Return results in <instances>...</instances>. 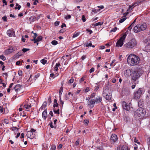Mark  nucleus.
<instances>
[{
  "label": "nucleus",
  "mask_w": 150,
  "mask_h": 150,
  "mask_svg": "<svg viewBox=\"0 0 150 150\" xmlns=\"http://www.w3.org/2000/svg\"><path fill=\"white\" fill-rule=\"evenodd\" d=\"M71 18V15H69L65 17V18L66 19H70Z\"/></svg>",
  "instance_id": "nucleus-53"
},
{
  "label": "nucleus",
  "mask_w": 150,
  "mask_h": 150,
  "mask_svg": "<svg viewBox=\"0 0 150 150\" xmlns=\"http://www.w3.org/2000/svg\"><path fill=\"white\" fill-rule=\"evenodd\" d=\"M47 62V61L44 59H42L41 60V62L43 64H45Z\"/></svg>",
  "instance_id": "nucleus-46"
},
{
  "label": "nucleus",
  "mask_w": 150,
  "mask_h": 150,
  "mask_svg": "<svg viewBox=\"0 0 150 150\" xmlns=\"http://www.w3.org/2000/svg\"><path fill=\"white\" fill-rule=\"evenodd\" d=\"M141 31H144L147 28V25L145 23L139 24Z\"/></svg>",
  "instance_id": "nucleus-16"
},
{
  "label": "nucleus",
  "mask_w": 150,
  "mask_h": 150,
  "mask_svg": "<svg viewBox=\"0 0 150 150\" xmlns=\"http://www.w3.org/2000/svg\"><path fill=\"white\" fill-rule=\"evenodd\" d=\"M52 125L53 123L52 122H51L49 124L50 127L52 128H53L54 127Z\"/></svg>",
  "instance_id": "nucleus-63"
},
{
  "label": "nucleus",
  "mask_w": 150,
  "mask_h": 150,
  "mask_svg": "<svg viewBox=\"0 0 150 150\" xmlns=\"http://www.w3.org/2000/svg\"><path fill=\"white\" fill-rule=\"evenodd\" d=\"M47 102L46 101H45L43 103L42 106L39 109V110H42L43 109L45 110V108L47 106Z\"/></svg>",
  "instance_id": "nucleus-22"
},
{
  "label": "nucleus",
  "mask_w": 150,
  "mask_h": 150,
  "mask_svg": "<svg viewBox=\"0 0 150 150\" xmlns=\"http://www.w3.org/2000/svg\"><path fill=\"white\" fill-rule=\"evenodd\" d=\"M103 95L106 100L108 101L111 100L112 98V93L111 90L109 89L107 85H105L103 88Z\"/></svg>",
  "instance_id": "nucleus-3"
},
{
  "label": "nucleus",
  "mask_w": 150,
  "mask_h": 150,
  "mask_svg": "<svg viewBox=\"0 0 150 150\" xmlns=\"http://www.w3.org/2000/svg\"><path fill=\"white\" fill-rule=\"evenodd\" d=\"M88 123H89V121L87 119H86V120H84L83 121V123L84 124H86L87 125H88Z\"/></svg>",
  "instance_id": "nucleus-48"
},
{
  "label": "nucleus",
  "mask_w": 150,
  "mask_h": 150,
  "mask_svg": "<svg viewBox=\"0 0 150 150\" xmlns=\"http://www.w3.org/2000/svg\"><path fill=\"white\" fill-rule=\"evenodd\" d=\"M7 34L9 37L14 36L15 35L14 32L12 30H8L6 32Z\"/></svg>",
  "instance_id": "nucleus-15"
},
{
  "label": "nucleus",
  "mask_w": 150,
  "mask_h": 150,
  "mask_svg": "<svg viewBox=\"0 0 150 150\" xmlns=\"http://www.w3.org/2000/svg\"><path fill=\"white\" fill-rule=\"evenodd\" d=\"M122 105L124 109L127 110H129L130 109L128 105L126 102L123 101L122 103Z\"/></svg>",
  "instance_id": "nucleus-17"
},
{
  "label": "nucleus",
  "mask_w": 150,
  "mask_h": 150,
  "mask_svg": "<svg viewBox=\"0 0 150 150\" xmlns=\"http://www.w3.org/2000/svg\"><path fill=\"white\" fill-rule=\"evenodd\" d=\"M29 19L30 23L33 22L36 20V16H31L30 18Z\"/></svg>",
  "instance_id": "nucleus-24"
},
{
  "label": "nucleus",
  "mask_w": 150,
  "mask_h": 150,
  "mask_svg": "<svg viewBox=\"0 0 150 150\" xmlns=\"http://www.w3.org/2000/svg\"><path fill=\"white\" fill-rule=\"evenodd\" d=\"M127 62L128 65L130 66H135L139 65L140 63V57L134 54H131L127 55Z\"/></svg>",
  "instance_id": "nucleus-1"
},
{
  "label": "nucleus",
  "mask_w": 150,
  "mask_h": 150,
  "mask_svg": "<svg viewBox=\"0 0 150 150\" xmlns=\"http://www.w3.org/2000/svg\"><path fill=\"white\" fill-rule=\"evenodd\" d=\"M138 5V4L137 3H133L132 4L130 5L129 6L130 8H132L133 9L135 6Z\"/></svg>",
  "instance_id": "nucleus-29"
},
{
  "label": "nucleus",
  "mask_w": 150,
  "mask_h": 150,
  "mask_svg": "<svg viewBox=\"0 0 150 150\" xmlns=\"http://www.w3.org/2000/svg\"><path fill=\"white\" fill-rule=\"evenodd\" d=\"M86 78V76H84L83 77L81 78L79 80V82L80 83H81L83 81L85 80V79Z\"/></svg>",
  "instance_id": "nucleus-37"
},
{
  "label": "nucleus",
  "mask_w": 150,
  "mask_h": 150,
  "mask_svg": "<svg viewBox=\"0 0 150 150\" xmlns=\"http://www.w3.org/2000/svg\"><path fill=\"white\" fill-rule=\"evenodd\" d=\"M143 101L141 100H139L138 102V105L139 107L141 108L143 105Z\"/></svg>",
  "instance_id": "nucleus-30"
},
{
  "label": "nucleus",
  "mask_w": 150,
  "mask_h": 150,
  "mask_svg": "<svg viewBox=\"0 0 150 150\" xmlns=\"http://www.w3.org/2000/svg\"><path fill=\"white\" fill-rule=\"evenodd\" d=\"M134 85H133L131 87L132 89H134L135 88V86H136V83L135 82H134Z\"/></svg>",
  "instance_id": "nucleus-61"
},
{
  "label": "nucleus",
  "mask_w": 150,
  "mask_h": 150,
  "mask_svg": "<svg viewBox=\"0 0 150 150\" xmlns=\"http://www.w3.org/2000/svg\"><path fill=\"white\" fill-rule=\"evenodd\" d=\"M146 113V110L145 109L140 108L136 111L135 114L137 115L139 118L141 119L144 117Z\"/></svg>",
  "instance_id": "nucleus-6"
},
{
  "label": "nucleus",
  "mask_w": 150,
  "mask_h": 150,
  "mask_svg": "<svg viewBox=\"0 0 150 150\" xmlns=\"http://www.w3.org/2000/svg\"><path fill=\"white\" fill-rule=\"evenodd\" d=\"M117 139V137L115 134H112L110 140L112 143H113L116 142Z\"/></svg>",
  "instance_id": "nucleus-11"
},
{
  "label": "nucleus",
  "mask_w": 150,
  "mask_h": 150,
  "mask_svg": "<svg viewBox=\"0 0 150 150\" xmlns=\"http://www.w3.org/2000/svg\"><path fill=\"white\" fill-rule=\"evenodd\" d=\"M84 45L86 47H88L89 46L91 47L92 46V43L91 42L88 43V42H86L84 44Z\"/></svg>",
  "instance_id": "nucleus-33"
},
{
  "label": "nucleus",
  "mask_w": 150,
  "mask_h": 150,
  "mask_svg": "<svg viewBox=\"0 0 150 150\" xmlns=\"http://www.w3.org/2000/svg\"><path fill=\"white\" fill-rule=\"evenodd\" d=\"M144 42L147 45H150V38H147L145 40Z\"/></svg>",
  "instance_id": "nucleus-32"
},
{
  "label": "nucleus",
  "mask_w": 150,
  "mask_h": 150,
  "mask_svg": "<svg viewBox=\"0 0 150 150\" xmlns=\"http://www.w3.org/2000/svg\"><path fill=\"white\" fill-rule=\"evenodd\" d=\"M132 9V8L129 7V8L127 10V12L126 13V14L127 15L128 14L129 12Z\"/></svg>",
  "instance_id": "nucleus-44"
},
{
  "label": "nucleus",
  "mask_w": 150,
  "mask_h": 150,
  "mask_svg": "<svg viewBox=\"0 0 150 150\" xmlns=\"http://www.w3.org/2000/svg\"><path fill=\"white\" fill-rule=\"evenodd\" d=\"M3 110L4 108L2 106H0V111L1 113H2L3 112Z\"/></svg>",
  "instance_id": "nucleus-59"
},
{
  "label": "nucleus",
  "mask_w": 150,
  "mask_h": 150,
  "mask_svg": "<svg viewBox=\"0 0 150 150\" xmlns=\"http://www.w3.org/2000/svg\"><path fill=\"white\" fill-rule=\"evenodd\" d=\"M144 92L143 88H139L138 89L133 93V98L136 100L139 99Z\"/></svg>",
  "instance_id": "nucleus-5"
},
{
  "label": "nucleus",
  "mask_w": 150,
  "mask_h": 150,
  "mask_svg": "<svg viewBox=\"0 0 150 150\" xmlns=\"http://www.w3.org/2000/svg\"><path fill=\"white\" fill-rule=\"evenodd\" d=\"M82 20L83 22H84L86 21V19L84 15H82Z\"/></svg>",
  "instance_id": "nucleus-51"
},
{
  "label": "nucleus",
  "mask_w": 150,
  "mask_h": 150,
  "mask_svg": "<svg viewBox=\"0 0 150 150\" xmlns=\"http://www.w3.org/2000/svg\"><path fill=\"white\" fill-rule=\"evenodd\" d=\"M26 135L28 138H29L31 139H33L35 136V134L30 131L27 132Z\"/></svg>",
  "instance_id": "nucleus-12"
},
{
  "label": "nucleus",
  "mask_w": 150,
  "mask_h": 150,
  "mask_svg": "<svg viewBox=\"0 0 150 150\" xmlns=\"http://www.w3.org/2000/svg\"><path fill=\"white\" fill-rule=\"evenodd\" d=\"M56 146L55 145H52L51 146L50 150H55Z\"/></svg>",
  "instance_id": "nucleus-40"
},
{
  "label": "nucleus",
  "mask_w": 150,
  "mask_h": 150,
  "mask_svg": "<svg viewBox=\"0 0 150 150\" xmlns=\"http://www.w3.org/2000/svg\"><path fill=\"white\" fill-rule=\"evenodd\" d=\"M2 19L4 21L6 22L7 21V17L6 16H4L2 17Z\"/></svg>",
  "instance_id": "nucleus-50"
},
{
  "label": "nucleus",
  "mask_w": 150,
  "mask_h": 150,
  "mask_svg": "<svg viewBox=\"0 0 150 150\" xmlns=\"http://www.w3.org/2000/svg\"><path fill=\"white\" fill-rule=\"evenodd\" d=\"M103 23V22H99L97 23H96L94 24V26H97L98 25H101Z\"/></svg>",
  "instance_id": "nucleus-36"
},
{
  "label": "nucleus",
  "mask_w": 150,
  "mask_h": 150,
  "mask_svg": "<svg viewBox=\"0 0 150 150\" xmlns=\"http://www.w3.org/2000/svg\"><path fill=\"white\" fill-rule=\"evenodd\" d=\"M74 81V79L73 78H71L69 81L68 83L71 84Z\"/></svg>",
  "instance_id": "nucleus-49"
},
{
  "label": "nucleus",
  "mask_w": 150,
  "mask_h": 150,
  "mask_svg": "<svg viewBox=\"0 0 150 150\" xmlns=\"http://www.w3.org/2000/svg\"><path fill=\"white\" fill-rule=\"evenodd\" d=\"M127 19V18L125 16H124V18L120 19L119 21V23H121L123 22L124 21H125L126 19Z\"/></svg>",
  "instance_id": "nucleus-34"
},
{
  "label": "nucleus",
  "mask_w": 150,
  "mask_h": 150,
  "mask_svg": "<svg viewBox=\"0 0 150 150\" xmlns=\"http://www.w3.org/2000/svg\"><path fill=\"white\" fill-rule=\"evenodd\" d=\"M21 86L20 85H17L13 89L14 90H15L16 92L18 93L19 91L21 89Z\"/></svg>",
  "instance_id": "nucleus-18"
},
{
  "label": "nucleus",
  "mask_w": 150,
  "mask_h": 150,
  "mask_svg": "<svg viewBox=\"0 0 150 150\" xmlns=\"http://www.w3.org/2000/svg\"><path fill=\"white\" fill-rule=\"evenodd\" d=\"M137 44V42L135 38H132L125 44L124 46L128 48L132 49L136 47Z\"/></svg>",
  "instance_id": "nucleus-4"
},
{
  "label": "nucleus",
  "mask_w": 150,
  "mask_h": 150,
  "mask_svg": "<svg viewBox=\"0 0 150 150\" xmlns=\"http://www.w3.org/2000/svg\"><path fill=\"white\" fill-rule=\"evenodd\" d=\"M115 61H116L115 59H114L112 61L111 63L110 64V67H112L113 66V64L114 63Z\"/></svg>",
  "instance_id": "nucleus-58"
},
{
  "label": "nucleus",
  "mask_w": 150,
  "mask_h": 150,
  "mask_svg": "<svg viewBox=\"0 0 150 150\" xmlns=\"http://www.w3.org/2000/svg\"><path fill=\"white\" fill-rule=\"evenodd\" d=\"M117 27H115L114 28L112 29V30H111L110 31V32H115L116 31V30H117Z\"/></svg>",
  "instance_id": "nucleus-47"
},
{
  "label": "nucleus",
  "mask_w": 150,
  "mask_h": 150,
  "mask_svg": "<svg viewBox=\"0 0 150 150\" xmlns=\"http://www.w3.org/2000/svg\"><path fill=\"white\" fill-rule=\"evenodd\" d=\"M0 58L3 61H4L6 59V57L3 55H1L0 56Z\"/></svg>",
  "instance_id": "nucleus-41"
},
{
  "label": "nucleus",
  "mask_w": 150,
  "mask_h": 150,
  "mask_svg": "<svg viewBox=\"0 0 150 150\" xmlns=\"http://www.w3.org/2000/svg\"><path fill=\"white\" fill-rule=\"evenodd\" d=\"M133 71L130 69H127L124 72V75L126 77L131 76L132 73Z\"/></svg>",
  "instance_id": "nucleus-8"
},
{
  "label": "nucleus",
  "mask_w": 150,
  "mask_h": 150,
  "mask_svg": "<svg viewBox=\"0 0 150 150\" xmlns=\"http://www.w3.org/2000/svg\"><path fill=\"white\" fill-rule=\"evenodd\" d=\"M22 54H21V52H18L16 54L13 56V58L16 59L17 58H19V57Z\"/></svg>",
  "instance_id": "nucleus-26"
},
{
  "label": "nucleus",
  "mask_w": 150,
  "mask_h": 150,
  "mask_svg": "<svg viewBox=\"0 0 150 150\" xmlns=\"http://www.w3.org/2000/svg\"><path fill=\"white\" fill-rule=\"evenodd\" d=\"M63 88L62 87H61L59 90V96H61L62 93L63 91Z\"/></svg>",
  "instance_id": "nucleus-39"
},
{
  "label": "nucleus",
  "mask_w": 150,
  "mask_h": 150,
  "mask_svg": "<svg viewBox=\"0 0 150 150\" xmlns=\"http://www.w3.org/2000/svg\"><path fill=\"white\" fill-rule=\"evenodd\" d=\"M22 41L23 42H25V39L24 38L23 36H22L21 38Z\"/></svg>",
  "instance_id": "nucleus-60"
},
{
  "label": "nucleus",
  "mask_w": 150,
  "mask_h": 150,
  "mask_svg": "<svg viewBox=\"0 0 150 150\" xmlns=\"http://www.w3.org/2000/svg\"><path fill=\"white\" fill-rule=\"evenodd\" d=\"M100 10V9H93L92 10V12H94V13H96L97 12H99Z\"/></svg>",
  "instance_id": "nucleus-38"
},
{
  "label": "nucleus",
  "mask_w": 150,
  "mask_h": 150,
  "mask_svg": "<svg viewBox=\"0 0 150 150\" xmlns=\"http://www.w3.org/2000/svg\"><path fill=\"white\" fill-rule=\"evenodd\" d=\"M54 112V113L59 114V109H58L57 110H53Z\"/></svg>",
  "instance_id": "nucleus-43"
},
{
  "label": "nucleus",
  "mask_w": 150,
  "mask_h": 150,
  "mask_svg": "<svg viewBox=\"0 0 150 150\" xmlns=\"http://www.w3.org/2000/svg\"><path fill=\"white\" fill-rule=\"evenodd\" d=\"M134 141L136 143L139 144H140V142L138 141V140L135 137L134 138Z\"/></svg>",
  "instance_id": "nucleus-52"
},
{
  "label": "nucleus",
  "mask_w": 150,
  "mask_h": 150,
  "mask_svg": "<svg viewBox=\"0 0 150 150\" xmlns=\"http://www.w3.org/2000/svg\"><path fill=\"white\" fill-rule=\"evenodd\" d=\"M94 100L96 104L101 103L102 101V97L100 96H98Z\"/></svg>",
  "instance_id": "nucleus-14"
},
{
  "label": "nucleus",
  "mask_w": 150,
  "mask_h": 150,
  "mask_svg": "<svg viewBox=\"0 0 150 150\" xmlns=\"http://www.w3.org/2000/svg\"><path fill=\"white\" fill-rule=\"evenodd\" d=\"M60 63H57L56 64L55 67L54 68V69L55 71H57L58 70V68L60 66Z\"/></svg>",
  "instance_id": "nucleus-31"
},
{
  "label": "nucleus",
  "mask_w": 150,
  "mask_h": 150,
  "mask_svg": "<svg viewBox=\"0 0 150 150\" xmlns=\"http://www.w3.org/2000/svg\"><path fill=\"white\" fill-rule=\"evenodd\" d=\"M86 30L87 32H89L90 34H91L93 33V31L92 30H90L88 29H87Z\"/></svg>",
  "instance_id": "nucleus-54"
},
{
  "label": "nucleus",
  "mask_w": 150,
  "mask_h": 150,
  "mask_svg": "<svg viewBox=\"0 0 150 150\" xmlns=\"http://www.w3.org/2000/svg\"><path fill=\"white\" fill-rule=\"evenodd\" d=\"M38 36V35L36 33H34V35L32 37L33 38V39H31L30 40L31 41L34 42L36 39V38Z\"/></svg>",
  "instance_id": "nucleus-27"
},
{
  "label": "nucleus",
  "mask_w": 150,
  "mask_h": 150,
  "mask_svg": "<svg viewBox=\"0 0 150 150\" xmlns=\"http://www.w3.org/2000/svg\"><path fill=\"white\" fill-rule=\"evenodd\" d=\"M59 23V21H56L54 23V25L55 26L58 25Z\"/></svg>",
  "instance_id": "nucleus-62"
},
{
  "label": "nucleus",
  "mask_w": 150,
  "mask_h": 150,
  "mask_svg": "<svg viewBox=\"0 0 150 150\" xmlns=\"http://www.w3.org/2000/svg\"><path fill=\"white\" fill-rule=\"evenodd\" d=\"M144 72L142 68H137L132 73L131 76V81L135 82L140 77Z\"/></svg>",
  "instance_id": "nucleus-2"
},
{
  "label": "nucleus",
  "mask_w": 150,
  "mask_h": 150,
  "mask_svg": "<svg viewBox=\"0 0 150 150\" xmlns=\"http://www.w3.org/2000/svg\"><path fill=\"white\" fill-rule=\"evenodd\" d=\"M95 96V93H93L91 96H90V98H94Z\"/></svg>",
  "instance_id": "nucleus-57"
},
{
  "label": "nucleus",
  "mask_w": 150,
  "mask_h": 150,
  "mask_svg": "<svg viewBox=\"0 0 150 150\" xmlns=\"http://www.w3.org/2000/svg\"><path fill=\"white\" fill-rule=\"evenodd\" d=\"M79 140H77L76 141V142H75L77 146H78L79 144Z\"/></svg>",
  "instance_id": "nucleus-64"
},
{
  "label": "nucleus",
  "mask_w": 150,
  "mask_h": 150,
  "mask_svg": "<svg viewBox=\"0 0 150 150\" xmlns=\"http://www.w3.org/2000/svg\"><path fill=\"white\" fill-rule=\"evenodd\" d=\"M42 116L44 120H45L47 118V112L46 110V109L44 111L42 112Z\"/></svg>",
  "instance_id": "nucleus-21"
},
{
  "label": "nucleus",
  "mask_w": 150,
  "mask_h": 150,
  "mask_svg": "<svg viewBox=\"0 0 150 150\" xmlns=\"http://www.w3.org/2000/svg\"><path fill=\"white\" fill-rule=\"evenodd\" d=\"M51 43L52 45H56L58 44L57 41L55 40L52 41Z\"/></svg>",
  "instance_id": "nucleus-35"
},
{
  "label": "nucleus",
  "mask_w": 150,
  "mask_h": 150,
  "mask_svg": "<svg viewBox=\"0 0 150 150\" xmlns=\"http://www.w3.org/2000/svg\"><path fill=\"white\" fill-rule=\"evenodd\" d=\"M29 50H30V49H29L23 48L22 49V51H23V52L25 53V52H26L29 51Z\"/></svg>",
  "instance_id": "nucleus-45"
},
{
  "label": "nucleus",
  "mask_w": 150,
  "mask_h": 150,
  "mask_svg": "<svg viewBox=\"0 0 150 150\" xmlns=\"http://www.w3.org/2000/svg\"><path fill=\"white\" fill-rule=\"evenodd\" d=\"M95 104V103L94 100L89 101L87 102L88 107L91 109L94 106Z\"/></svg>",
  "instance_id": "nucleus-10"
},
{
  "label": "nucleus",
  "mask_w": 150,
  "mask_h": 150,
  "mask_svg": "<svg viewBox=\"0 0 150 150\" xmlns=\"http://www.w3.org/2000/svg\"><path fill=\"white\" fill-rule=\"evenodd\" d=\"M117 150H129L127 146L120 144L117 148Z\"/></svg>",
  "instance_id": "nucleus-9"
},
{
  "label": "nucleus",
  "mask_w": 150,
  "mask_h": 150,
  "mask_svg": "<svg viewBox=\"0 0 150 150\" xmlns=\"http://www.w3.org/2000/svg\"><path fill=\"white\" fill-rule=\"evenodd\" d=\"M31 105L30 103H28L24 104L23 107L27 111H29V109L31 107Z\"/></svg>",
  "instance_id": "nucleus-19"
},
{
  "label": "nucleus",
  "mask_w": 150,
  "mask_h": 150,
  "mask_svg": "<svg viewBox=\"0 0 150 150\" xmlns=\"http://www.w3.org/2000/svg\"><path fill=\"white\" fill-rule=\"evenodd\" d=\"M133 31L135 33H138L141 32V29H140V26H139V24L135 26L133 28Z\"/></svg>",
  "instance_id": "nucleus-13"
},
{
  "label": "nucleus",
  "mask_w": 150,
  "mask_h": 150,
  "mask_svg": "<svg viewBox=\"0 0 150 150\" xmlns=\"http://www.w3.org/2000/svg\"><path fill=\"white\" fill-rule=\"evenodd\" d=\"M73 94L71 92H69L68 94H66L65 95V99L66 100L69 99L70 98L72 97Z\"/></svg>",
  "instance_id": "nucleus-20"
},
{
  "label": "nucleus",
  "mask_w": 150,
  "mask_h": 150,
  "mask_svg": "<svg viewBox=\"0 0 150 150\" xmlns=\"http://www.w3.org/2000/svg\"><path fill=\"white\" fill-rule=\"evenodd\" d=\"M42 40V37L41 36H39L34 42V43H36V42L40 41Z\"/></svg>",
  "instance_id": "nucleus-25"
},
{
  "label": "nucleus",
  "mask_w": 150,
  "mask_h": 150,
  "mask_svg": "<svg viewBox=\"0 0 150 150\" xmlns=\"http://www.w3.org/2000/svg\"><path fill=\"white\" fill-rule=\"evenodd\" d=\"M4 122L6 124H8L9 122L8 120L7 119H4Z\"/></svg>",
  "instance_id": "nucleus-55"
},
{
  "label": "nucleus",
  "mask_w": 150,
  "mask_h": 150,
  "mask_svg": "<svg viewBox=\"0 0 150 150\" xmlns=\"http://www.w3.org/2000/svg\"><path fill=\"white\" fill-rule=\"evenodd\" d=\"M13 48L12 47H10L9 49L6 50V53L7 54H10L13 51Z\"/></svg>",
  "instance_id": "nucleus-23"
},
{
  "label": "nucleus",
  "mask_w": 150,
  "mask_h": 150,
  "mask_svg": "<svg viewBox=\"0 0 150 150\" xmlns=\"http://www.w3.org/2000/svg\"><path fill=\"white\" fill-rule=\"evenodd\" d=\"M80 34V33L79 32H75L74 34H73V35L72 36V38H76V37H77Z\"/></svg>",
  "instance_id": "nucleus-28"
},
{
  "label": "nucleus",
  "mask_w": 150,
  "mask_h": 150,
  "mask_svg": "<svg viewBox=\"0 0 150 150\" xmlns=\"http://www.w3.org/2000/svg\"><path fill=\"white\" fill-rule=\"evenodd\" d=\"M147 141L148 147L150 148V137L147 139Z\"/></svg>",
  "instance_id": "nucleus-42"
},
{
  "label": "nucleus",
  "mask_w": 150,
  "mask_h": 150,
  "mask_svg": "<svg viewBox=\"0 0 150 150\" xmlns=\"http://www.w3.org/2000/svg\"><path fill=\"white\" fill-rule=\"evenodd\" d=\"M18 73L19 76H21L22 75V72L21 71H19Z\"/></svg>",
  "instance_id": "nucleus-56"
},
{
  "label": "nucleus",
  "mask_w": 150,
  "mask_h": 150,
  "mask_svg": "<svg viewBox=\"0 0 150 150\" xmlns=\"http://www.w3.org/2000/svg\"><path fill=\"white\" fill-rule=\"evenodd\" d=\"M127 35L124 34L117 41L116 43V46L117 47H122L123 44V42L125 40Z\"/></svg>",
  "instance_id": "nucleus-7"
}]
</instances>
